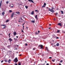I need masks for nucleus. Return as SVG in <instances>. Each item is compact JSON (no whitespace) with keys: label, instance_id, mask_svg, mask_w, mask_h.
Instances as JSON below:
<instances>
[{"label":"nucleus","instance_id":"a211bd4d","mask_svg":"<svg viewBox=\"0 0 65 65\" xmlns=\"http://www.w3.org/2000/svg\"><path fill=\"white\" fill-rule=\"evenodd\" d=\"M16 13H17V14H20V12H16Z\"/></svg>","mask_w":65,"mask_h":65},{"label":"nucleus","instance_id":"6ab92c4d","mask_svg":"<svg viewBox=\"0 0 65 65\" xmlns=\"http://www.w3.org/2000/svg\"><path fill=\"white\" fill-rule=\"evenodd\" d=\"M60 11L61 12L62 14H63V13H64V12H63V11Z\"/></svg>","mask_w":65,"mask_h":65},{"label":"nucleus","instance_id":"ddd939ff","mask_svg":"<svg viewBox=\"0 0 65 65\" xmlns=\"http://www.w3.org/2000/svg\"><path fill=\"white\" fill-rule=\"evenodd\" d=\"M25 24V23H24L22 25V26H23V29H24V25Z\"/></svg>","mask_w":65,"mask_h":65},{"label":"nucleus","instance_id":"864d4df0","mask_svg":"<svg viewBox=\"0 0 65 65\" xmlns=\"http://www.w3.org/2000/svg\"><path fill=\"white\" fill-rule=\"evenodd\" d=\"M21 20H22H22H23V19H22V18H21Z\"/></svg>","mask_w":65,"mask_h":65},{"label":"nucleus","instance_id":"f257e3e1","mask_svg":"<svg viewBox=\"0 0 65 65\" xmlns=\"http://www.w3.org/2000/svg\"><path fill=\"white\" fill-rule=\"evenodd\" d=\"M14 61L15 63H17L18 62V58L17 57H16L14 60Z\"/></svg>","mask_w":65,"mask_h":65},{"label":"nucleus","instance_id":"f704fd0d","mask_svg":"<svg viewBox=\"0 0 65 65\" xmlns=\"http://www.w3.org/2000/svg\"><path fill=\"white\" fill-rule=\"evenodd\" d=\"M35 11H36L37 12H38V11L37 10H36Z\"/></svg>","mask_w":65,"mask_h":65},{"label":"nucleus","instance_id":"aec40b11","mask_svg":"<svg viewBox=\"0 0 65 65\" xmlns=\"http://www.w3.org/2000/svg\"><path fill=\"white\" fill-rule=\"evenodd\" d=\"M10 45H9L7 46V47L8 48H10Z\"/></svg>","mask_w":65,"mask_h":65},{"label":"nucleus","instance_id":"0eeeda50","mask_svg":"<svg viewBox=\"0 0 65 65\" xmlns=\"http://www.w3.org/2000/svg\"><path fill=\"white\" fill-rule=\"evenodd\" d=\"M58 25H59V26H62V24H61V23H58Z\"/></svg>","mask_w":65,"mask_h":65},{"label":"nucleus","instance_id":"9d476101","mask_svg":"<svg viewBox=\"0 0 65 65\" xmlns=\"http://www.w3.org/2000/svg\"><path fill=\"white\" fill-rule=\"evenodd\" d=\"M1 26H6V24H1Z\"/></svg>","mask_w":65,"mask_h":65},{"label":"nucleus","instance_id":"f03ea898","mask_svg":"<svg viewBox=\"0 0 65 65\" xmlns=\"http://www.w3.org/2000/svg\"><path fill=\"white\" fill-rule=\"evenodd\" d=\"M48 11L52 12H55V11H54V10L53 9H50V8H49L48 9Z\"/></svg>","mask_w":65,"mask_h":65},{"label":"nucleus","instance_id":"423d86ee","mask_svg":"<svg viewBox=\"0 0 65 65\" xmlns=\"http://www.w3.org/2000/svg\"><path fill=\"white\" fill-rule=\"evenodd\" d=\"M4 14H5V12L4 11L2 13V14L3 15H4Z\"/></svg>","mask_w":65,"mask_h":65},{"label":"nucleus","instance_id":"680f3d73","mask_svg":"<svg viewBox=\"0 0 65 65\" xmlns=\"http://www.w3.org/2000/svg\"><path fill=\"white\" fill-rule=\"evenodd\" d=\"M50 26H51V24H49Z\"/></svg>","mask_w":65,"mask_h":65},{"label":"nucleus","instance_id":"2eb2a0df","mask_svg":"<svg viewBox=\"0 0 65 65\" xmlns=\"http://www.w3.org/2000/svg\"><path fill=\"white\" fill-rule=\"evenodd\" d=\"M31 14H34V11H33L31 13Z\"/></svg>","mask_w":65,"mask_h":65},{"label":"nucleus","instance_id":"0e129e2a","mask_svg":"<svg viewBox=\"0 0 65 65\" xmlns=\"http://www.w3.org/2000/svg\"><path fill=\"white\" fill-rule=\"evenodd\" d=\"M22 56V54H20V56Z\"/></svg>","mask_w":65,"mask_h":65},{"label":"nucleus","instance_id":"69168bd1","mask_svg":"<svg viewBox=\"0 0 65 65\" xmlns=\"http://www.w3.org/2000/svg\"><path fill=\"white\" fill-rule=\"evenodd\" d=\"M18 22H21V21H19Z\"/></svg>","mask_w":65,"mask_h":65},{"label":"nucleus","instance_id":"774afa93","mask_svg":"<svg viewBox=\"0 0 65 65\" xmlns=\"http://www.w3.org/2000/svg\"><path fill=\"white\" fill-rule=\"evenodd\" d=\"M45 63H46V61H45Z\"/></svg>","mask_w":65,"mask_h":65},{"label":"nucleus","instance_id":"58836bf2","mask_svg":"<svg viewBox=\"0 0 65 65\" xmlns=\"http://www.w3.org/2000/svg\"><path fill=\"white\" fill-rule=\"evenodd\" d=\"M8 3H9V2H6L7 4H8Z\"/></svg>","mask_w":65,"mask_h":65},{"label":"nucleus","instance_id":"20e7f679","mask_svg":"<svg viewBox=\"0 0 65 65\" xmlns=\"http://www.w3.org/2000/svg\"><path fill=\"white\" fill-rule=\"evenodd\" d=\"M14 13H12L11 15V18H13V15H15V14H14Z\"/></svg>","mask_w":65,"mask_h":65},{"label":"nucleus","instance_id":"13d9d810","mask_svg":"<svg viewBox=\"0 0 65 65\" xmlns=\"http://www.w3.org/2000/svg\"><path fill=\"white\" fill-rule=\"evenodd\" d=\"M15 65H18V64L16 63V64H15Z\"/></svg>","mask_w":65,"mask_h":65},{"label":"nucleus","instance_id":"c756f323","mask_svg":"<svg viewBox=\"0 0 65 65\" xmlns=\"http://www.w3.org/2000/svg\"><path fill=\"white\" fill-rule=\"evenodd\" d=\"M16 46H17V44H15L14 45V47H16Z\"/></svg>","mask_w":65,"mask_h":65},{"label":"nucleus","instance_id":"5fc2aeb1","mask_svg":"<svg viewBox=\"0 0 65 65\" xmlns=\"http://www.w3.org/2000/svg\"><path fill=\"white\" fill-rule=\"evenodd\" d=\"M13 7V6H11V8H12Z\"/></svg>","mask_w":65,"mask_h":65},{"label":"nucleus","instance_id":"72a5a7b5","mask_svg":"<svg viewBox=\"0 0 65 65\" xmlns=\"http://www.w3.org/2000/svg\"><path fill=\"white\" fill-rule=\"evenodd\" d=\"M25 45L26 46H27L28 45V44H27V43H25Z\"/></svg>","mask_w":65,"mask_h":65},{"label":"nucleus","instance_id":"bb28decb","mask_svg":"<svg viewBox=\"0 0 65 65\" xmlns=\"http://www.w3.org/2000/svg\"><path fill=\"white\" fill-rule=\"evenodd\" d=\"M45 7V6H44V5L42 6V8H43V7Z\"/></svg>","mask_w":65,"mask_h":65},{"label":"nucleus","instance_id":"3c124183","mask_svg":"<svg viewBox=\"0 0 65 65\" xmlns=\"http://www.w3.org/2000/svg\"><path fill=\"white\" fill-rule=\"evenodd\" d=\"M3 62V61L2 60L1 61V63H2V62Z\"/></svg>","mask_w":65,"mask_h":65},{"label":"nucleus","instance_id":"a878e982","mask_svg":"<svg viewBox=\"0 0 65 65\" xmlns=\"http://www.w3.org/2000/svg\"><path fill=\"white\" fill-rule=\"evenodd\" d=\"M6 28V26H5L3 28V29H5Z\"/></svg>","mask_w":65,"mask_h":65},{"label":"nucleus","instance_id":"4d7b16f0","mask_svg":"<svg viewBox=\"0 0 65 65\" xmlns=\"http://www.w3.org/2000/svg\"><path fill=\"white\" fill-rule=\"evenodd\" d=\"M59 65H61V64L60 63H59Z\"/></svg>","mask_w":65,"mask_h":65},{"label":"nucleus","instance_id":"49530a36","mask_svg":"<svg viewBox=\"0 0 65 65\" xmlns=\"http://www.w3.org/2000/svg\"><path fill=\"white\" fill-rule=\"evenodd\" d=\"M10 34H9V36H10Z\"/></svg>","mask_w":65,"mask_h":65},{"label":"nucleus","instance_id":"9b49d317","mask_svg":"<svg viewBox=\"0 0 65 65\" xmlns=\"http://www.w3.org/2000/svg\"><path fill=\"white\" fill-rule=\"evenodd\" d=\"M46 50H47V51L48 52V48L47 47H46L45 48Z\"/></svg>","mask_w":65,"mask_h":65},{"label":"nucleus","instance_id":"f8f14e48","mask_svg":"<svg viewBox=\"0 0 65 65\" xmlns=\"http://www.w3.org/2000/svg\"><path fill=\"white\" fill-rule=\"evenodd\" d=\"M56 45L57 46H59V43H57L56 44Z\"/></svg>","mask_w":65,"mask_h":65},{"label":"nucleus","instance_id":"412c9836","mask_svg":"<svg viewBox=\"0 0 65 65\" xmlns=\"http://www.w3.org/2000/svg\"><path fill=\"white\" fill-rule=\"evenodd\" d=\"M18 65H21V62H20L18 63Z\"/></svg>","mask_w":65,"mask_h":65},{"label":"nucleus","instance_id":"5701e85b","mask_svg":"<svg viewBox=\"0 0 65 65\" xmlns=\"http://www.w3.org/2000/svg\"><path fill=\"white\" fill-rule=\"evenodd\" d=\"M25 7L26 9H27V8H28V6H25Z\"/></svg>","mask_w":65,"mask_h":65},{"label":"nucleus","instance_id":"2f4dec72","mask_svg":"<svg viewBox=\"0 0 65 65\" xmlns=\"http://www.w3.org/2000/svg\"><path fill=\"white\" fill-rule=\"evenodd\" d=\"M52 61H53V62H55V60H54L52 59Z\"/></svg>","mask_w":65,"mask_h":65},{"label":"nucleus","instance_id":"6e6d98bb","mask_svg":"<svg viewBox=\"0 0 65 65\" xmlns=\"http://www.w3.org/2000/svg\"><path fill=\"white\" fill-rule=\"evenodd\" d=\"M16 37H17V38H18V36H17Z\"/></svg>","mask_w":65,"mask_h":65},{"label":"nucleus","instance_id":"1a4fd4ad","mask_svg":"<svg viewBox=\"0 0 65 65\" xmlns=\"http://www.w3.org/2000/svg\"><path fill=\"white\" fill-rule=\"evenodd\" d=\"M13 34L14 36H15V35H17V33H16V32H14Z\"/></svg>","mask_w":65,"mask_h":65},{"label":"nucleus","instance_id":"e433bc0d","mask_svg":"<svg viewBox=\"0 0 65 65\" xmlns=\"http://www.w3.org/2000/svg\"><path fill=\"white\" fill-rule=\"evenodd\" d=\"M63 28H65V23L64 24V25L63 26Z\"/></svg>","mask_w":65,"mask_h":65},{"label":"nucleus","instance_id":"b1692460","mask_svg":"<svg viewBox=\"0 0 65 65\" xmlns=\"http://www.w3.org/2000/svg\"><path fill=\"white\" fill-rule=\"evenodd\" d=\"M60 63H62V62H63V60H60Z\"/></svg>","mask_w":65,"mask_h":65},{"label":"nucleus","instance_id":"393cba45","mask_svg":"<svg viewBox=\"0 0 65 65\" xmlns=\"http://www.w3.org/2000/svg\"><path fill=\"white\" fill-rule=\"evenodd\" d=\"M31 21L32 22V23H34L35 22V21Z\"/></svg>","mask_w":65,"mask_h":65},{"label":"nucleus","instance_id":"7ed1b4c3","mask_svg":"<svg viewBox=\"0 0 65 65\" xmlns=\"http://www.w3.org/2000/svg\"><path fill=\"white\" fill-rule=\"evenodd\" d=\"M39 47H40V49H43V45H39Z\"/></svg>","mask_w":65,"mask_h":65},{"label":"nucleus","instance_id":"4468645a","mask_svg":"<svg viewBox=\"0 0 65 65\" xmlns=\"http://www.w3.org/2000/svg\"><path fill=\"white\" fill-rule=\"evenodd\" d=\"M35 18H36V19L37 20V19H38L37 18V15H36L35 16Z\"/></svg>","mask_w":65,"mask_h":65},{"label":"nucleus","instance_id":"de8ad7c7","mask_svg":"<svg viewBox=\"0 0 65 65\" xmlns=\"http://www.w3.org/2000/svg\"><path fill=\"white\" fill-rule=\"evenodd\" d=\"M26 29H27V30L28 29V27H26Z\"/></svg>","mask_w":65,"mask_h":65},{"label":"nucleus","instance_id":"cd10ccee","mask_svg":"<svg viewBox=\"0 0 65 65\" xmlns=\"http://www.w3.org/2000/svg\"><path fill=\"white\" fill-rule=\"evenodd\" d=\"M9 22V21L8 20H7L6 21V23H7V22Z\"/></svg>","mask_w":65,"mask_h":65},{"label":"nucleus","instance_id":"09e8293b","mask_svg":"<svg viewBox=\"0 0 65 65\" xmlns=\"http://www.w3.org/2000/svg\"><path fill=\"white\" fill-rule=\"evenodd\" d=\"M16 39H16L15 38H14V40H16Z\"/></svg>","mask_w":65,"mask_h":65},{"label":"nucleus","instance_id":"052dcab7","mask_svg":"<svg viewBox=\"0 0 65 65\" xmlns=\"http://www.w3.org/2000/svg\"><path fill=\"white\" fill-rule=\"evenodd\" d=\"M54 8L52 7V9H54Z\"/></svg>","mask_w":65,"mask_h":65},{"label":"nucleus","instance_id":"ea45409f","mask_svg":"<svg viewBox=\"0 0 65 65\" xmlns=\"http://www.w3.org/2000/svg\"><path fill=\"white\" fill-rule=\"evenodd\" d=\"M57 14H58V13H55V15H57Z\"/></svg>","mask_w":65,"mask_h":65},{"label":"nucleus","instance_id":"338daca9","mask_svg":"<svg viewBox=\"0 0 65 65\" xmlns=\"http://www.w3.org/2000/svg\"><path fill=\"white\" fill-rule=\"evenodd\" d=\"M49 29H51V27H49V28H48Z\"/></svg>","mask_w":65,"mask_h":65},{"label":"nucleus","instance_id":"c03bdc74","mask_svg":"<svg viewBox=\"0 0 65 65\" xmlns=\"http://www.w3.org/2000/svg\"><path fill=\"white\" fill-rule=\"evenodd\" d=\"M39 32H40V31H39V30L38 31V33H39Z\"/></svg>","mask_w":65,"mask_h":65},{"label":"nucleus","instance_id":"79ce46f5","mask_svg":"<svg viewBox=\"0 0 65 65\" xmlns=\"http://www.w3.org/2000/svg\"><path fill=\"white\" fill-rule=\"evenodd\" d=\"M35 50V48H34L33 49V50Z\"/></svg>","mask_w":65,"mask_h":65},{"label":"nucleus","instance_id":"c85d7f7f","mask_svg":"<svg viewBox=\"0 0 65 65\" xmlns=\"http://www.w3.org/2000/svg\"><path fill=\"white\" fill-rule=\"evenodd\" d=\"M46 5V3H44V5L45 6V5Z\"/></svg>","mask_w":65,"mask_h":65},{"label":"nucleus","instance_id":"bf43d9fd","mask_svg":"<svg viewBox=\"0 0 65 65\" xmlns=\"http://www.w3.org/2000/svg\"><path fill=\"white\" fill-rule=\"evenodd\" d=\"M18 49V48H15V50H17Z\"/></svg>","mask_w":65,"mask_h":65},{"label":"nucleus","instance_id":"a19ab883","mask_svg":"<svg viewBox=\"0 0 65 65\" xmlns=\"http://www.w3.org/2000/svg\"><path fill=\"white\" fill-rule=\"evenodd\" d=\"M22 32L24 33V31L23 30V29L22 30Z\"/></svg>","mask_w":65,"mask_h":65},{"label":"nucleus","instance_id":"8fccbe9b","mask_svg":"<svg viewBox=\"0 0 65 65\" xmlns=\"http://www.w3.org/2000/svg\"><path fill=\"white\" fill-rule=\"evenodd\" d=\"M42 56H44V54H42Z\"/></svg>","mask_w":65,"mask_h":65},{"label":"nucleus","instance_id":"603ef678","mask_svg":"<svg viewBox=\"0 0 65 65\" xmlns=\"http://www.w3.org/2000/svg\"><path fill=\"white\" fill-rule=\"evenodd\" d=\"M46 65H49V64L48 63H47Z\"/></svg>","mask_w":65,"mask_h":65},{"label":"nucleus","instance_id":"e2e57ef3","mask_svg":"<svg viewBox=\"0 0 65 65\" xmlns=\"http://www.w3.org/2000/svg\"><path fill=\"white\" fill-rule=\"evenodd\" d=\"M17 46L18 47L19 46V45H17Z\"/></svg>","mask_w":65,"mask_h":65},{"label":"nucleus","instance_id":"39448f33","mask_svg":"<svg viewBox=\"0 0 65 65\" xmlns=\"http://www.w3.org/2000/svg\"><path fill=\"white\" fill-rule=\"evenodd\" d=\"M28 1L29 2H32V3H34V2L32 0H28Z\"/></svg>","mask_w":65,"mask_h":65},{"label":"nucleus","instance_id":"dca6fc26","mask_svg":"<svg viewBox=\"0 0 65 65\" xmlns=\"http://www.w3.org/2000/svg\"><path fill=\"white\" fill-rule=\"evenodd\" d=\"M60 32V30H58L57 32V33H59Z\"/></svg>","mask_w":65,"mask_h":65},{"label":"nucleus","instance_id":"473e14b6","mask_svg":"<svg viewBox=\"0 0 65 65\" xmlns=\"http://www.w3.org/2000/svg\"><path fill=\"white\" fill-rule=\"evenodd\" d=\"M56 39H59V37H57L56 38Z\"/></svg>","mask_w":65,"mask_h":65},{"label":"nucleus","instance_id":"f3484780","mask_svg":"<svg viewBox=\"0 0 65 65\" xmlns=\"http://www.w3.org/2000/svg\"><path fill=\"white\" fill-rule=\"evenodd\" d=\"M11 61V60L10 59H9L8 61V62L9 63H10V62Z\"/></svg>","mask_w":65,"mask_h":65},{"label":"nucleus","instance_id":"4c0bfd02","mask_svg":"<svg viewBox=\"0 0 65 65\" xmlns=\"http://www.w3.org/2000/svg\"><path fill=\"white\" fill-rule=\"evenodd\" d=\"M46 8V9H49V8H48V7H47Z\"/></svg>","mask_w":65,"mask_h":65},{"label":"nucleus","instance_id":"a18cd8bd","mask_svg":"<svg viewBox=\"0 0 65 65\" xmlns=\"http://www.w3.org/2000/svg\"><path fill=\"white\" fill-rule=\"evenodd\" d=\"M50 59H52V57H49Z\"/></svg>","mask_w":65,"mask_h":65},{"label":"nucleus","instance_id":"4be33fe9","mask_svg":"<svg viewBox=\"0 0 65 65\" xmlns=\"http://www.w3.org/2000/svg\"><path fill=\"white\" fill-rule=\"evenodd\" d=\"M35 34H36V35H38V32H35Z\"/></svg>","mask_w":65,"mask_h":65},{"label":"nucleus","instance_id":"37998d69","mask_svg":"<svg viewBox=\"0 0 65 65\" xmlns=\"http://www.w3.org/2000/svg\"><path fill=\"white\" fill-rule=\"evenodd\" d=\"M5 62H7V60H5Z\"/></svg>","mask_w":65,"mask_h":65},{"label":"nucleus","instance_id":"c9c22d12","mask_svg":"<svg viewBox=\"0 0 65 65\" xmlns=\"http://www.w3.org/2000/svg\"><path fill=\"white\" fill-rule=\"evenodd\" d=\"M8 52H10V53H11V52L12 51H8Z\"/></svg>","mask_w":65,"mask_h":65},{"label":"nucleus","instance_id":"7c9ffc66","mask_svg":"<svg viewBox=\"0 0 65 65\" xmlns=\"http://www.w3.org/2000/svg\"><path fill=\"white\" fill-rule=\"evenodd\" d=\"M9 12H12V10H9Z\"/></svg>","mask_w":65,"mask_h":65},{"label":"nucleus","instance_id":"6e6552de","mask_svg":"<svg viewBox=\"0 0 65 65\" xmlns=\"http://www.w3.org/2000/svg\"><path fill=\"white\" fill-rule=\"evenodd\" d=\"M9 40H10V41L11 42V41H12V39H11V38H10L9 39Z\"/></svg>","mask_w":65,"mask_h":65}]
</instances>
